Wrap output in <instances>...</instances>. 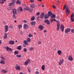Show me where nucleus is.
<instances>
[{"label": "nucleus", "instance_id": "obj_1", "mask_svg": "<svg viewBox=\"0 0 74 74\" xmlns=\"http://www.w3.org/2000/svg\"><path fill=\"white\" fill-rule=\"evenodd\" d=\"M53 21H55L56 22H57V28L56 29V30L57 31H59V28H60V24H59V21H57L54 18H51V19L50 22L51 23H52Z\"/></svg>", "mask_w": 74, "mask_h": 74}, {"label": "nucleus", "instance_id": "obj_2", "mask_svg": "<svg viewBox=\"0 0 74 74\" xmlns=\"http://www.w3.org/2000/svg\"><path fill=\"white\" fill-rule=\"evenodd\" d=\"M15 2H16L15 0H12L11 1V2L10 3H9V5L10 6H12L13 5H15Z\"/></svg>", "mask_w": 74, "mask_h": 74}, {"label": "nucleus", "instance_id": "obj_3", "mask_svg": "<svg viewBox=\"0 0 74 74\" xmlns=\"http://www.w3.org/2000/svg\"><path fill=\"white\" fill-rule=\"evenodd\" d=\"M74 15L73 14H72L71 16V22H73L74 21Z\"/></svg>", "mask_w": 74, "mask_h": 74}, {"label": "nucleus", "instance_id": "obj_4", "mask_svg": "<svg viewBox=\"0 0 74 74\" xmlns=\"http://www.w3.org/2000/svg\"><path fill=\"white\" fill-rule=\"evenodd\" d=\"M30 62V59H28L24 63V65L25 66L28 65L29 63Z\"/></svg>", "mask_w": 74, "mask_h": 74}, {"label": "nucleus", "instance_id": "obj_5", "mask_svg": "<svg viewBox=\"0 0 74 74\" xmlns=\"http://www.w3.org/2000/svg\"><path fill=\"white\" fill-rule=\"evenodd\" d=\"M65 12L66 13V14L67 16H68V14H70V10L69 8H66Z\"/></svg>", "mask_w": 74, "mask_h": 74}, {"label": "nucleus", "instance_id": "obj_6", "mask_svg": "<svg viewBox=\"0 0 74 74\" xmlns=\"http://www.w3.org/2000/svg\"><path fill=\"white\" fill-rule=\"evenodd\" d=\"M64 62V60L63 59L60 60V62H59L58 63V65L61 66Z\"/></svg>", "mask_w": 74, "mask_h": 74}, {"label": "nucleus", "instance_id": "obj_7", "mask_svg": "<svg viewBox=\"0 0 74 74\" xmlns=\"http://www.w3.org/2000/svg\"><path fill=\"white\" fill-rule=\"evenodd\" d=\"M5 33H6L7 32H8L9 30L8 27V25H5Z\"/></svg>", "mask_w": 74, "mask_h": 74}, {"label": "nucleus", "instance_id": "obj_8", "mask_svg": "<svg viewBox=\"0 0 74 74\" xmlns=\"http://www.w3.org/2000/svg\"><path fill=\"white\" fill-rule=\"evenodd\" d=\"M23 27L25 29H26L29 28V26L27 24H24L23 25Z\"/></svg>", "mask_w": 74, "mask_h": 74}, {"label": "nucleus", "instance_id": "obj_9", "mask_svg": "<svg viewBox=\"0 0 74 74\" xmlns=\"http://www.w3.org/2000/svg\"><path fill=\"white\" fill-rule=\"evenodd\" d=\"M44 22L45 23H46L47 25H50V22L49 20H45L44 21Z\"/></svg>", "mask_w": 74, "mask_h": 74}, {"label": "nucleus", "instance_id": "obj_10", "mask_svg": "<svg viewBox=\"0 0 74 74\" xmlns=\"http://www.w3.org/2000/svg\"><path fill=\"white\" fill-rule=\"evenodd\" d=\"M5 49L7 51H12V49L10 48H9L8 47H6Z\"/></svg>", "mask_w": 74, "mask_h": 74}, {"label": "nucleus", "instance_id": "obj_11", "mask_svg": "<svg viewBox=\"0 0 74 74\" xmlns=\"http://www.w3.org/2000/svg\"><path fill=\"white\" fill-rule=\"evenodd\" d=\"M70 31V28H67L65 29V32L66 34H68Z\"/></svg>", "mask_w": 74, "mask_h": 74}, {"label": "nucleus", "instance_id": "obj_12", "mask_svg": "<svg viewBox=\"0 0 74 74\" xmlns=\"http://www.w3.org/2000/svg\"><path fill=\"white\" fill-rule=\"evenodd\" d=\"M16 69L18 70H20V67L19 65H17L15 67Z\"/></svg>", "mask_w": 74, "mask_h": 74}, {"label": "nucleus", "instance_id": "obj_13", "mask_svg": "<svg viewBox=\"0 0 74 74\" xmlns=\"http://www.w3.org/2000/svg\"><path fill=\"white\" fill-rule=\"evenodd\" d=\"M13 14H17V10L16 9H14L12 10Z\"/></svg>", "mask_w": 74, "mask_h": 74}, {"label": "nucleus", "instance_id": "obj_14", "mask_svg": "<svg viewBox=\"0 0 74 74\" xmlns=\"http://www.w3.org/2000/svg\"><path fill=\"white\" fill-rule=\"evenodd\" d=\"M23 10L22 9V8L21 7H19L17 9V11L18 12H19L20 11L21 12L23 11Z\"/></svg>", "mask_w": 74, "mask_h": 74}, {"label": "nucleus", "instance_id": "obj_15", "mask_svg": "<svg viewBox=\"0 0 74 74\" xmlns=\"http://www.w3.org/2000/svg\"><path fill=\"white\" fill-rule=\"evenodd\" d=\"M44 15H45V13H44V12L42 13H41V14L40 16V18H42V19L43 18Z\"/></svg>", "mask_w": 74, "mask_h": 74}, {"label": "nucleus", "instance_id": "obj_16", "mask_svg": "<svg viewBox=\"0 0 74 74\" xmlns=\"http://www.w3.org/2000/svg\"><path fill=\"white\" fill-rule=\"evenodd\" d=\"M64 26L63 25H62L60 27V29L62 32H63L64 31Z\"/></svg>", "mask_w": 74, "mask_h": 74}, {"label": "nucleus", "instance_id": "obj_17", "mask_svg": "<svg viewBox=\"0 0 74 74\" xmlns=\"http://www.w3.org/2000/svg\"><path fill=\"white\" fill-rule=\"evenodd\" d=\"M53 13H52V12L49 11L48 12V15L49 16H51V15H52Z\"/></svg>", "mask_w": 74, "mask_h": 74}, {"label": "nucleus", "instance_id": "obj_18", "mask_svg": "<svg viewBox=\"0 0 74 74\" xmlns=\"http://www.w3.org/2000/svg\"><path fill=\"white\" fill-rule=\"evenodd\" d=\"M38 28L40 29V31L44 29V26L42 25L39 26Z\"/></svg>", "mask_w": 74, "mask_h": 74}, {"label": "nucleus", "instance_id": "obj_19", "mask_svg": "<svg viewBox=\"0 0 74 74\" xmlns=\"http://www.w3.org/2000/svg\"><path fill=\"white\" fill-rule=\"evenodd\" d=\"M68 60L71 61H72L73 60V57L71 56H69V57Z\"/></svg>", "mask_w": 74, "mask_h": 74}, {"label": "nucleus", "instance_id": "obj_20", "mask_svg": "<svg viewBox=\"0 0 74 74\" xmlns=\"http://www.w3.org/2000/svg\"><path fill=\"white\" fill-rule=\"evenodd\" d=\"M49 16L48 15V14H46L45 15V19H47L49 18Z\"/></svg>", "mask_w": 74, "mask_h": 74}, {"label": "nucleus", "instance_id": "obj_21", "mask_svg": "<svg viewBox=\"0 0 74 74\" xmlns=\"http://www.w3.org/2000/svg\"><path fill=\"white\" fill-rule=\"evenodd\" d=\"M36 24V22L35 21L32 22L30 23V24L32 25H35Z\"/></svg>", "mask_w": 74, "mask_h": 74}, {"label": "nucleus", "instance_id": "obj_22", "mask_svg": "<svg viewBox=\"0 0 74 74\" xmlns=\"http://www.w3.org/2000/svg\"><path fill=\"white\" fill-rule=\"evenodd\" d=\"M15 42L14 40L10 41L9 43L10 45H14V44Z\"/></svg>", "mask_w": 74, "mask_h": 74}, {"label": "nucleus", "instance_id": "obj_23", "mask_svg": "<svg viewBox=\"0 0 74 74\" xmlns=\"http://www.w3.org/2000/svg\"><path fill=\"white\" fill-rule=\"evenodd\" d=\"M0 63L2 64H5V60H1L0 61Z\"/></svg>", "mask_w": 74, "mask_h": 74}, {"label": "nucleus", "instance_id": "obj_24", "mask_svg": "<svg viewBox=\"0 0 74 74\" xmlns=\"http://www.w3.org/2000/svg\"><path fill=\"white\" fill-rule=\"evenodd\" d=\"M56 18V15L55 14H52L51 15V18Z\"/></svg>", "mask_w": 74, "mask_h": 74}, {"label": "nucleus", "instance_id": "obj_25", "mask_svg": "<svg viewBox=\"0 0 74 74\" xmlns=\"http://www.w3.org/2000/svg\"><path fill=\"white\" fill-rule=\"evenodd\" d=\"M27 42V41L26 40H24L23 41V43L24 44L26 45H29V44Z\"/></svg>", "mask_w": 74, "mask_h": 74}, {"label": "nucleus", "instance_id": "obj_26", "mask_svg": "<svg viewBox=\"0 0 74 74\" xmlns=\"http://www.w3.org/2000/svg\"><path fill=\"white\" fill-rule=\"evenodd\" d=\"M7 34L6 33H4V35L3 37V38L4 39H6L7 38Z\"/></svg>", "mask_w": 74, "mask_h": 74}, {"label": "nucleus", "instance_id": "obj_27", "mask_svg": "<svg viewBox=\"0 0 74 74\" xmlns=\"http://www.w3.org/2000/svg\"><path fill=\"white\" fill-rule=\"evenodd\" d=\"M13 14L12 16V17L14 19H16V16L15 14Z\"/></svg>", "mask_w": 74, "mask_h": 74}, {"label": "nucleus", "instance_id": "obj_28", "mask_svg": "<svg viewBox=\"0 0 74 74\" xmlns=\"http://www.w3.org/2000/svg\"><path fill=\"white\" fill-rule=\"evenodd\" d=\"M35 18V17L34 16H32L31 18V21H34Z\"/></svg>", "mask_w": 74, "mask_h": 74}, {"label": "nucleus", "instance_id": "obj_29", "mask_svg": "<svg viewBox=\"0 0 74 74\" xmlns=\"http://www.w3.org/2000/svg\"><path fill=\"white\" fill-rule=\"evenodd\" d=\"M2 72L4 73H7V71L5 70H2Z\"/></svg>", "mask_w": 74, "mask_h": 74}, {"label": "nucleus", "instance_id": "obj_30", "mask_svg": "<svg viewBox=\"0 0 74 74\" xmlns=\"http://www.w3.org/2000/svg\"><path fill=\"white\" fill-rule=\"evenodd\" d=\"M34 48L33 47H31L29 48V50L30 51H32V50H34Z\"/></svg>", "mask_w": 74, "mask_h": 74}, {"label": "nucleus", "instance_id": "obj_31", "mask_svg": "<svg viewBox=\"0 0 74 74\" xmlns=\"http://www.w3.org/2000/svg\"><path fill=\"white\" fill-rule=\"evenodd\" d=\"M30 7L31 8H34L35 7V4H32L30 5Z\"/></svg>", "mask_w": 74, "mask_h": 74}, {"label": "nucleus", "instance_id": "obj_32", "mask_svg": "<svg viewBox=\"0 0 74 74\" xmlns=\"http://www.w3.org/2000/svg\"><path fill=\"white\" fill-rule=\"evenodd\" d=\"M61 53H62V51H61V50H59L58 51V53L59 55H60L61 54Z\"/></svg>", "mask_w": 74, "mask_h": 74}, {"label": "nucleus", "instance_id": "obj_33", "mask_svg": "<svg viewBox=\"0 0 74 74\" xmlns=\"http://www.w3.org/2000/svg\"><path fill=\"white\" fill-rule=\"evenodd\" d=\"M14 53L15 55H17L18 54V52L17 51H14Z\"/></svg>", "mask_w": 74, "mask_h": 74}, {"label": "nucleus", "instance_id": "obj_34", "mask_svg": "<svg viewBox=\"0 0 74 74\" xmlns=\"http://www.w3.org/2000/svg\"><path fill=\"white\" fill-rule=\"evenodd\" d=\"M41 69L42 70L44 71L45 69V66L44 65H42L41 66Z\"/></svg>", "mask_w": 74, "mask_h": 74}, {"label": "nucleus", "instance_id": "obj_35", "mask_svg": "<svg viewBox=\"0 0 74 74\" xmlns=\"http://www.w3.org/2000/svg\"><path fill=\"white\" fill-rule=\"evenodd\" d=\"M31 41V39L30 38H28L27 39V42H30Z\"/></svg>", "mask_w": 74, "mask_h": 74}, {"label": "nucleus", "instance_id": "obj_36", "mask_svg": "<svg viewBox=\"0 0 74 74\" xmlns=\"http://www.w3.org/2000/svg\"><path fill=\"white\" fill-rule=\"evenodd\" d=\"M17 49L19 50H21V45L19 46L17 48Z\"/></svg>", "mask_w": 74, "mask_h": 74}, {"label": "nucleus", "instance_id": "obj_37", "mask_svg": "<svg viewBox=\"0 0 74 74\" xmlns=\"http://www.w3.org/2000/svg\"><path fill=\"white\" fill-rule=\"evenodd\" d=\"M7 0H1V4H4V2H5Z\"/></svg>", "mask_w": 74, "mask_h": 74}, {"label": "nucleus", "instance_id": "obj_38", "mask_svg": "<svg viewBox=\"0 0 74 74\" xmlns=\"http://www.w3.org/2000/svg\"><path fill=\"white\" fill-rule=\"evenodd\" d=\"M16 3L17 4H20L21 2L19 0H18L16 2Z\"/></svg>", "mask_w": 74, "mask_h": 74}, {"label": "nucleus", "instance_id": "obj_39", "mask_svg": "<svg viewBox=\"0 0 74 74\" xmlns=\"http://www.w3.org/2000/svg\"><path fill=\"white\" fill-rule=\"evenodd\" d=\"M22 27V26L21 25H19L18 26V27L19 29H20Z\"/></svg>", "mask_w": 74, "mask_h": 74}, {"label": "nucleus", "instance_id": "obj_40", "mask_svg": "<svg viewBox=\"0 0 74 74\" xmlns=\"http://www.w3.org/2000/svg\"><path fill=\"white\" fill-rule=\"evenodd\" d=\"M33 36V35L31 34H28V36L29 38H31Z\"/></svg>", "mask_w": 74, "mask_h": 74}, {"label": "nucleus", "instance_id": "obj_41", "mask_svg": "<svg viewBox=\"0 0 74 74\" xmlns=\"http://www.w3.org/2000/svg\"><path fill=\"white\" fill-rule=\"evenodd\" d=\"M66 8V9L67 8H67L66 5H65L63 6V10H64Z\"/></svg>", "mask_w": 74, "mask_h": 74}, {"label": "nucleus", "instance_id": "obj_42", "mask_svg": "<svg viewBox=\"0 0 74 74\" xmlns=\"http://www.w3.org/2000/svg\"><path fill=\"white\" fill-rule=\"evenodd\" d=\"M16 57L18 58H21L22 57V56L21 55H16Z\"/></svg>", "mask_w": 74, "mask_h": 74}, {"label": "nucleus", "instance_id": "obj_43", "mask_svg": "<svg viewBox=\"0 0 74 74\" xmlns=\"http://www.w3.org/2000/svg\"><path fill=\"white\" fill-rule=\"evenodd\" d=\"M33 9H30L29 8V11L30 12H32L33 11Z\"/></svg>", "mask_w": 74, "mask_h": 74}, {"label": "nucleus", "instance_id": "obj_44", "mask_svg": "<svg viewBox=\"0 0 74 74\" xmlns=\"http://www.w3.org/2000/svg\"><path fill=\"white\" fill-rule=\"evenodd\" d=\"M39 73H40V72L39 71H36L35 72V73L36 74H39Z\"/></svg>", "mask_w": 74, "mask_h": 74}, {"label": "nucleus", "instance_id": "obj_45", "mask_svg": "<svg viewBox=\"0 0 74 74\" xmlns=\"http://www.w3.org/2000/svg\"><path fill=\"white\" fill-rule=\"evenodd\" d=\"M29 1L31 3H33L34 2V0H29Z\"/></svg>", "mask_w": 74, "mask_h": 74}, {"label": "nucleus", "instance_id": "obj_46", "mask_svg": "<svg viewBox=\"0 0 74 74\" xmlns=\"http://www.w3.org/2000/svg\"><path fill=\"white\" fill-rule=\"evenodd\" d=\"M29 9L30 8H29L28 7H27L25 9V10H29Z\"/></svg>", "mask_w": 74, "mask_h": 74}, {"label": "nucleus", "instance_id": "obj_47", "mask_svg": "<svg viewBox=\"0 0 74 74\" xmlns=\"http://www.w3.org/2000/svg\"><path fill=\"white\" fill-rule=\"evenodd\" d=\"M23 50L25 52H26L27 51V49L26 48H24L23 49Z\"/></svg>", "mask_w": 74, "mask_h": 74}, {"label": "nucleus", "instance_id": "obj_48", "mask_svg": "<svg viewBox=\"0 0 74 74\" xmlns=\"http://www.w3.org/2000/svg\"><path fill=\"white\" fill-rule=\"evenodd\" d=\"M9 27L11 29H13V26H11V25Z\"/></svg>", "mask_w": 74, "mask_h": 74}, {"label": "nucleus", "instance_id": "obj_49", "mask_svg": "<svg viewBox=\"0 0 74 74\" xmlns=\"http://www.w3.org/2000/svg\"><path fill=\"white\" fill-rule=\"evenodd\" d=\"M38 45H40L41 44L42 42L40 41H39L38 42Z\"/></svg>", "mask_w": 74, "mask_h": 74}, {"label": "nucleus", "instance_id": "obj_50", "mask_svg": "<svg viewBox=\"0 0 74 74\" xmlns=\"http://www.w3.org/2000/svg\"><path fill=\"white\" fill-rule=\"evenodd\" d=\"M71 31L72 33H74V29H72Z\"/></svg>", "mask_w": 74, "mask_h": 74}, {"label": "nucleus", "instance_id": "obj_51", "mask_svg": "<svg viewBox=\"0 0 74 74\" xmlns=\"http://www.w3.org/2000/svg\"><path fill=\"white\" fill-rule=\"evenodd\" d=\"M7 10H11V8L10 7H8L7 8Z\"/></svg>", "mask_w": 74, "mask_h": 74}, {"label": "nucleus", "instance_id": "obj_52", "mask_svg": "<svg viewBox=\"0 0 74 74\" xmlns=\"http://www.w3.org/2000/svg\"><path fill=\"white\" fill-rule=\"evenodd\" d=\"M23 21L24 23H27V21L26 20H23Z\"/></svg>", "mask_w": 74, "mask_h": 74}, {"label": "nucleus", "instance_id": "obj_53", "mask_svg": "<svg viewBox=\"0 0 74 74\" xmlns=\"http://www.w3.org/2000/svg\"><path fill=\"white\" fill-rule=\"evenodd\" d=\"M28 71L29 73H30L31 72L30 71V69L28 68Z\"/></svg>", "mask_w": 74, "mask_h": 74}, {"label": "nucleus", "instance_id": "obj_54", "mask_svg": "<svg viewBox=\"0 0 74 74\" xmlns=\"http://www.w3.org/2000/svg\"><path fill=\"white\" fill-rule=\"evenodd\" d=\"M40 14V13L39 12H38V13H36V15L37 16L39 15Z\"/></svg>", "mask_w": 74, "mask_h": 74}, {"label": "nucleus", "instance_id": "obj_55", "mask_svg": "<svg viewBox=\"0 0 74 74\" xmlns=\"http://www.w3.org/2000/svg\"><path fill=\"white\" fill-rule=\"evenodd\" d=\"M1 59H2L3 60H5L6 59L5 58L3 57L2 56H1Z\"/></svg>", "mask_w": 74, "mask_h": 74}, {"label": "nucleus", "instance_id": "obj_56", "mask_svg": "<svg viewBox=\"0 0 74 74\" xmlns=\"http://www.w3.org/2000/svg\"><path fill=\"white\" fill-rule=\"evenodd\" d=\"M52 7L54 9L56 8V6H55V5H53L52 6Z\"/></svg>", "mask_w": 74, "mask_h": 74}, {"label": "nucleus", "instance_id": "obj_57", "mask_svg": "<svg viewBox=\"0 0 74 74\" xmlns=\"http://www.w3.org/2000/svg\"><path fill=\"white\" fill-rule=\"evenodd\" d=\"M23 47H27L26 45V44H23Z\"/></svg>", "mask_w": 74, "mask_h": 74}, {"label": "nucleus", "instance_id": "obj_58", "mask_svg": "<svg viewBox=\"0 0 74 74\" xmlns=\"http://www.w3.org/2000/svg\"><path fill=\"white\" fill-rule=\"evenodd\" d=\"M47 32V30H44V31H43V32H44V33H46Z\"/></svg>", "mask_w": 74, "mask_h": 74}, {"label": "nucleus", "instance_id": "obj_59", "mask_svg": "<svg viewBox=\"0 0 74 74\" xmlns=\"http://www.w3.org/2000/svg\"><path fill=\"white\" fill-rule=\"evenodd\" d=\"M57 2L58 5H59V1H57Z\"/></svg>", "mask_w": 74, "mask_h": 74}, {"label": "nucleus", "instance_id": "obj_60", "mask_svg": "<svg viewBox=\"0 0 74 74\" xmlns=\"http://www.w3.org/2000/svg\"><path fill=\"white\" fill-rule=\"evenodd\" d=\"M19 74H25L23 73V72H21L19 73Z\"/></svg>", "mask_w": 74, "mask_h": 74}, {"label": "nucleus", "instance_id": "obj_61", "mask_svg": "<svg viewBox=\"0 0 74 74\" xmlns=\"http://www.w3.org/2000/svg\"><path fill=\"white\" fill-rule=\"evenodd\" d=\"M38 1H39V2H42V0H38Z\"/></svg>", "mask_w": 74, "mask_h": 74}, {"label": "nucleus", "instance_id": "obj_62", "mask_svg": "<svg viewBox=\"0 0 74 74\" xmlns=\"http://www.w3.org/2000/svg\"><path fill=\"white\" fill-rule=\"evenodd\" d=\"M20 34H23V33L22 32H20Z\"/></svg>", "mask_w": 74, "mask_h": 74}, {"label": "nucleus", "instance_id": "obj_63", "mask_svg": "<svg viewBox=\"0 0 74 74\" xmlns=\"http://www.w3.org/2000/svg\"><path fill=\"white\" fill-rule=\"evenodd\" d=\"M14 22L15 23H16L17 22L16 21V20H15L14 21Z\"/></svg>", "mask_w": 74, "mask_h": 74}, {"label": "nucleus", "instance_id": "obj_64", "mask_svg": "<svg viewBox=\"0 0 74 74\" xmlns=\"http://www.w3.org/2000/svg\"><path fill=\"white\" fill-rule=\"evenodd\" d=\"M2 43V42L0 40V44H1Z\"/></svg>", "mask_w": 74, "mask_h": 74}]
</instances>
